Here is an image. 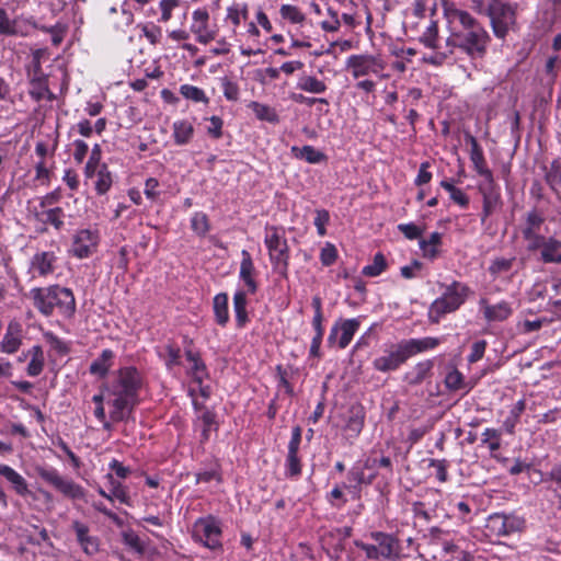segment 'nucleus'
<instances>
[{"instance_id": "nucleus-1", "label": "nucleus", "mask_w": 561, "mask_h": 561, "mask_svg": "<svg viewBox=\"0 0 561 561\" xmlns=\"http://www.w3.org/2000/svg\"><path fill=\"white\" fill-rule=\"evenodd\" d=\"M443 11L453 26L446 44L457 48L471 59H482L491 43L486 28L468 11L459 9L454 2L443 0Z\"/></svg>"}, {"instance_id": "nucleus-2", "label": "nucleus", "mask_w": 561, "mask_h": 561, "mask_svg": "<svg viewBox=\"0 0 561 561\" xmlns=\"http://www.w3.org/2000/svg\"><path fill=\"white\" fill-rule=\"evenodd\" d=\"M142 385L140 373L133 366L117 370L116 377L108 387V401L112 407L110 419L114 423L126 421L138 404L139 390Z\"/></svg>"}, {"instance_id": "nucleus-3", "label": "nucleus", "mask_w": 561, "mask_h": 561, "mask_svg": "<svg viewBox=\"0 0 561 561\" xmlns=\"http://www.w3.org/2000/svg\"><path fill=\"white\" fill-rule=\"evenodd\" d=\"M27 297L32 300L34 308L45 317L57 312L64 318L70 319L76 312V299L72 290L60 285L32 288Z\"/></svg>"}, {"instance_id": "nucleus-4", "label": "nucleus", "mask_w": 561, "mask_h": 561, "mask_svg": "<svg viewBox=\"0 0 561 561\" xmlns=\"http://www.w3.org/2000/svg\"><path fill=\"white\" fill-rule=\"evenodd\" d=\"M439 286L444 291L431 304L428 309V319L432 323H438L445 314L457 311L473 294L467 284L458 280L448 285L439 284Z\"/></svg>"}, {"instance_id": "nucleus-5", "label": "nucleus", "mask_w": 561, "mask_h": 561, "mask_svg": "<svg viewBox=\"0 0 561 561\" xmlns=\"http://www.w3.org/2000/svg\"><path fill=\"white\" fill-rule=\"evenodd\" d=\"M264 243L268 251V257L273 271L279 276L287 278L290 250L285 236V230L276 226H266Z\"/></svg>"}, {"instance_id": "nucleus-6", "label": "nucleus", "mask_w": 561, "mask_h": 561, "mask_svg": "<svg viewBox=\"0 0 561 561\" xmlns=\"http://www.w3.org/2000/svg\"><path fill=\"white\" fill-rule=\"evenodd\" d=\"M516 4L502 0H489L488 18L493 34L504 39L516 23Z\"/></svg>"}, {"instance_id": "nucleus-7", "label": "nucleus", "mask_w": 561, "mask_h": 561, "mask_svg": "<svg viewBox=\"0 0 561 561\" xmlns=\"http://www.w3.org/2000/svg\"><path fill=\"white\" fill-rule=\"evenodd\" d=\"M36 472L42 480L55 488L65 497L72 501L84 499V488L75 482L72 479L62 477L57 469L53 467L39 466L36 467Z\"/></svg>"}, {"instance_id": "nucleus-8", "label": "nucleus", "mask_w": 561, "mask_h": 561, "mask_svg": "<svg viewBox=\"0 0 561 561\" xmlns=\"http://www.w3.org/2000/svg\"><path fill=\"white\" fill-rule=\"evenodd\" d=\"M526 526L523 516L515 513H493L486 520L485 528L491 536L507 537L512 534L522 531Z\"/></svg>"}, {"instance_id": "nucleus-9", "label": "nucleus", "mask_w": 561, "mask_h": 561, "mask_svg": "<svg viewBox=\"0 0 561 561\" xmlns=\"http://www.w3.org/2000/svg\"><path fill=\"white\" fill-rule=\"evenodd\" d=\"M192 537L196 542H201L211 550L220 548L221 528L219 520L214 516L198 518L193 525Z\"/></svg>"}, {"instance_id": "nucleus-10", "label": "nucleus", "mask_w": 561, "mask_h": 561, "mask_svg": "<svg viewBox=\"0 0 561 561\" xmlns=\"http://www.w3.org/2000/svg\"><path fill=\"white\" fill-rule=\"evenodd\" d=\"M346 68L352 71L355 79L364 76L375 75L379 78H388L382 71L386 62L374 55H351L346 59Z\"/></svg>"}, {"instance_id": "nucleus-11", "label": "nucleus", "mask_w": 561, "mask_h": 561, "mask_svg": "<svg viewBox=\"0 0 561 561\" xmlns=\"http://www.w3.org/2000/svg\"><path fill=\"white\" fill-rule=\"evenodd\" d=\"M408 359L409 356L401 340L386 347L382 354L373 360V367L383 374L391 373L398 370Z\"/></svg>"}, {"instance_id": "nucleus-12", "label": "nucleus", "mask_w": 561, "mask_h": 561, "mask_svg": "<svg viewBox=\"0 0 561 561\" xmlns=\"http://www.w3.org/2000/svg\"><path fill=\"white\" fill-rule=\"evenodd\" d=\"M360 327L359 318L339 319L332 325L327 343L330 347L346 348Z\"/></svg>"}, {"instance_id": "nucleus-13", "label": "nucleus", "mask_w": 561, "mask_h": 561, "mask_svg": "<svg viewBox=\"0 0 561 561\" xmlns=\"http://www.w3.org/2000/svg\"><path fill=\"white\" fill-rule=\"evenodd\" d=\"M483 181L478 185V190L482 195V213H481V222L483 224L488 217H490L497 205L501 202V194L499 186L496 185L493 173L490 176H482Z\"/></svg>"}, {"instance_id": "nucleus-14", "label": "nucleus", "mask_w": 561, "mask_h": 561, "mask_svg": "<svg viewBox=\"0 0 561 561\" xmlns=\"http://www.w3.org/2000/svg\"><path fill=\"white\" fill-rule=\"evenodd\" d=\"M99 240L98 230L81 229L75 236L71 252L79 259L89 257L96 249Z\"/></svg>"}, {"instance_id": "nucleus-15", "label": "nucleus", "mask_w": 561, "mask_h": 561, "mask_svg": "<svg viewBox=\"0 0 561 561\" xmlns=\"http://www.w3.org/2000/svg\"><path fill=\"white\" fill-rule=\"evenodd\" d=\"M302 430L299 425L293 427L291 437L288 443V454L285 462V473L289 478H296L301 473V463L298 450L301 443Z\"/></svg>"}, {"instance_id": "nucleus-16", "label": "nucleus", "mask_w": 561, "mask_h": 561, "mask_svg": "<svg viewBox=\"0 0 561 561\" xmlns=\"http://www.w3.org/2000/svg\"><path fill=\"white\" fill-rule=\"evenodd\" d=\"M369 537L374 540L381 559L397 560L400 558V542L393 535L383 531H373L369 534Z\"/></svg>"}, {"instance_id": "nucleus-17", "label": "nucleus", "mask_w": 561, "mask_h": 561, "mask_svg": "<svg viewBox=\"0 0 561 561\" xmlns=\"http://www.w3.org/2000/svg\"><path fill=\"white\" fill-rule=\"evenodd\" d=\"M71 529L76 535V540L87 556H94L100 550V540L96 536L90 535V527L76 519L71 523Z\"/></svg>"}, {"instance_id": "nucleus-18", "label": "nucleus", "mask_w": 561, "mask_h": 561, "mask_svg": "<svg viewBox=\"0 0 561 561\" xmlns=\"http://www.w3.org/2000/svg\"><path fill=\"white\" fill-rule=\"evenodd\" d=\"M58 257L54 251L36 252L30 264V272L41 277L51 275L57 268Z\"/></svg>"}, {"instance_id": "nucleus-19", "label": "nucleus", "mask_w": 561, "mask_h": 561, "mask_svg": "<svg viewBox=\"0 0 561 561\" xmlns=\"http://www.w3.org/2000/svg\"><path fill=\"white\" fill-rule=\"evenodd\" d=\"M377 478V472L365 474L360 461H356L346 474L347 483H343V488L353 493L359 494L362 485H370Z\"/></svg>"}, {"instance_id": "nucleus-20", "label": "nucleus", "mask_w": 561, "mask_h": 561, "mask_svg": "<svg viewBox=\"0 0 561 561\" xmlns=\"http://www.w3.org/2000/svg\"><path fill=\"white\" fill-rule=\"evenodd\" d=\"M479 305L486 322H502L513 314L512 304L505 300L490 305L485 298H481Z\"/></svg>"}, {"instance_id": "nucleus-21", "label": "nucleus", "mask_w": 561, "mask_h": 561, "mask_svg": "<svg viewBox=\"0 0 561 561\" xmlns=\"http://www.w3.org/2000/svg\"><path fill=\"white\" fill-rule=\"evenodd\" d=\"M434 360L424 359L417 362L410 370L403 375V381L415 387L430 379L433 376Z\"/></svg>"}, {"instance_id": "nucleus-22", "label": "nucleus", "mask_w": 561, "mask_h": 561, "mask_svg": "<svg viewBox=\"0 0 561 561\" xmlns=\"http://www.w3.org/2000/svg\"><path fill=\"white\" fill-rule=\"evenodd\" d=\"M184 343L187 344L185 347V357L192 364L191 366V375L193 380L202 386L205 378L208 377V370L206 364L201 358V354L198 352H194L190 346L193 344V341L185 337Z\"/></svg>"}, {"instance_id": "nucleus-23", "label": "nucleus", "mask_w": 561, "mask_h": 561, "mask_svg": "<svg viewBox=\"0 0 561 561\" xmlns=\"http://www.w3.org/2000/svg\"><path fill=\"white\" fill-rule=\"evenodd\" d=\"M546 222L545 211L538 207L527 210L522 219V234L541 233V228Z\"/></svg>"}, {"instance_id": "nucleus-24", "label": "nucleus", "mask_w": 561, "mask_h": 561, "mask_svg": "<svg viewBox=\"0 0 561 561\" xmlns=\"http://www.w3.org/2000/svg\"><path fill=\"white\" fill-rule=\"evenodd\" d=\"M409 358L427 351L436 348L442 342L440 337L425 336L421 339L402 340Z\"/></svg>"}, {"instance_id": "nucleus-25", "label": "nucleus", "mask_w": 561, "mask_h": 561, "mask_svg": "<svg viewBox=\"0 0 561 561\" xmlns=\"http://www.w3.org/2000/svg\"><path fill=\"white\" fill-rule=\"evenodd\" d=\"M241 256H242V259H241V263H240L239 277L241 280L244 282V284L248 288V291L250 294H255L259 286H257L256 280L254 279L255 267L253 264V260L248 250H242Z\"/></svg>"}, {"instance_id": "nucleus-26", "label": "nucleus", "mask_w": 561, "mask_h": 561, "mask_svg": "<svg viewBox=\"0 0 561 561\" xmlns=\"http://www.w3.org/2000/svg\"><path fill=\"white\" fill-rule=\"evenodd\" d=\"M466 140L471 147L470 148V160L473 164L476 172L480 176H484V175L490 176L492 171L486 165L483 150H482L481 146L479 145L478 140L476 139V137H473L470 134L466 135Z\"/></svg>"}, {"instance_id": "nucleus-27", "label": "nucleus", "mask_w": 561, "mask_h": 561, "mask_svg": "<svg viewBox=\"0 0 561 561\" xmlns=\"http://www.w3.org/2000/svg\"><path fill=\"white\" fill-rule=\"evenodd\" d=\"M0 476L4 477L12 484L19 495L25 496L30 493L26 480L10 466L0 463Z\"/></svg>"}, {"instance_id": "nucleus-28", "label": "nucleus", "mask_w": 561, "mask_h": 561, "mask_svg": "<svg viewBox=\"0 0 561 561\" xmlns=\"http://www.w3.org/2000/svg\"><path fill=\"white\" fill-rule=\"evenodd\" d=\"M114 357L113 351L103 350L101 355L91 363L89 371L94 376L104 378L113 366Z\"/></svg>"}, {"instance_id": "nucleus-29", "label": "nucleus", "mask_w": 561, "mask_h": 561, "mask_svg": "<svg viewBox=\"0 0 561 561\" xmlns=\"http://www.w3.org/2000/svg\"><path fill=\"white\" fill-rule=\"evenodd\" d=\"M365 424V412L362 405H354L350 409L345 430L352 437H356L363 431Z\"/></svg>"}, {"instance_id": "nucleus-30", "label": "nucleus", "mask_w": 561, "mask_h": 561, "mask_svg": "<svg viewBox=\"0 0 561 561\" xmlns=\"http://www.w3.org/2000/svg\"><path fill=\"white\" fill-rule=\"evenodd\" d=\"M173 139L178 146L187 145L194 136V126L187 119L175 121L172 125Z\"/></svg>"}, {"instance_id": "nucleus-31", "label": "nucleus", "mask_w": 561, "mask_h": 561, "mask_svg": "<svg viewBox=\"0 0 561 561\" xmlns=\"http://www.w3.org/2000/svg\"><path fill=\"white\" fill-rule=\"evenodd\" d=\"M28 82H30L28 93L34 101L39 102L44 99L51 101L55 99L54 93L49 90V87H48V78H46V79L32 78L28 80Z\"/></svg>"}, {"instance_id": "nucleus-32", "label": "nucleus", "mask_w": 561, "mask_h": 561, "mask_svg": "<svg viewBox=\"0 0 561 561\" xmlns=\"http://www.w3.org/2000/svg\"><path fill=\"white\" fill-rule=\"evenodd\" d=\"M291 153L295 158L312 164L327 161V156L310 145H306L301 148L294 146L291 147Z\"/></svg>"}, {"instance_id": "nucleus-33", "label": "nucleus", "mask_w": 561, "mask_h": 561, "mask_svg": "<svg viewBox=\"0 0 561 561\" xmlns=\"http://www.w3.org/2000/svg\"><path fill=\"white\" fill-rule=\"evenodd\" d=\"M21 329L18 323H10L1 342V351L8 354L16 352L21 345Z\"/></svg>"}, {"instance_id": "nucleus-34", "label": "nucleus", "mask_w": 561, "mask_h": 561, "mask_svg": "<svg viewBox=\"0 0 561 561\" xmlns=\"http://www.w3.org/2000/svg\"><path fill=\"white\" fill-rule=\"evenodd\" d=\"M213 309L217 324L226 327L229 322L228 295L226 293H219L214 297Z\"/></svg>"}, {"instance_id": "nucleus-35", "label": "nucleus", "mask_w": 561, "mask_h": 561, "mask_svg": "<svg viewBox=\"0 0 561 561\" xmlns=\"http://www.w3.org/2000/svg\"><path fill=\"white\" fill-rule=\"evenodd\" d=\"M37 28V24L33 18L16 16L12 19V23L7 36H28L31 31Z\"/></svg>"}, {"instance_id": "nucleus-36", "label": "nucleus", "mask_w": 561, "mask_h": 561, "mask_svg": "<svg viewBox=\"0 0 561 561\" xmlns=\"http://www.w3.org/2000/svg\"><path fill=\"white\" fill-rule=\"evenodd\" d=\"M561 241L550 237L546 241L542 250L540 251V261L543 263H557L560 264Z\"/></svg>"}, {"instance_id": "nucleus-37", "label": "nucleus", "mask_w": 561, "mask_h": 561, "mask_svg": "<svg viewBox=\"0 0 561 561\" xmlns=\"http://www.w3.org/2000/svg\"><path fill=\"white\" fill-rule=\"evenodd\" d=\"M248 107L252 110L255 117L260 121L268 122L271 124H277L279 122V116L276 110L267 104L251 101Z\"/></svg>"}, {"instance_id": "nucleus-38", "label": "nucleus", "mask_w": 561, "mask_h": 561, "mask_svg": "<svg viewBox=\"0 0 561 561\" xmlns=\"http://www.w3.org/2000/svg\"><path fill=\"white\" fill-rule=\"evenodd\" d=\"M297 89L308 93L321 94L324 93L328 88L324 81L318 79L317 77L301 75L297 81Z\"/></svg>"}, {"instance_id": "nucleus-39", "label": "nucleus", "mask_w": 561, "mask_h": 561, "mask_svg": "<svg viewBox=\"0 0 561 561\" xmlns=\"http://www.w3.org/2000/svg\"><path fill=\"white\" fill-rule=\"evenodd\" d=\"M247 304V294L242 290L236 291L233 295V310L238 328H243L249 321Z\"/></svg>"}, {"instance_id": "nucleus-40", "label": "nucleus", "mask_w": 561, "mask_h": 561, "mask_svg": "<svg viewBox=\"0 0 561 561\" xmlns=\"http://www.w3.org/2000/svg\"><path fill=\"white\" fill-rule=\"evenodd\" d=\"M545 179L549 187L561 199V164L554 160L546 170Z\"/></svg>"}, {"instance_id": "nucleus-41", "label": "nucleus", "mask_w": 561, "mask_h": 561, "mask_svg": "<svg viewBox=\"0 0 561 561\" xmlns=\"http://www.w3.org/2000/svg\"><path fill=\"white\" fill-rule=\"evenodd\" d=\"M94 178H96L94 182L95 191L99 195L106 194L112 184L113 178L106 164H103L100 169L96 170Z\"/></svg>"}, {"instance_id": "nucleus-42", "label": "nucleus", "mask_w": 561, "mask_h": 561, "mask_svg": "<svg viewBox=\"0 0 561 561\" xmlns=\"http://www.w3.org/2000/svg\"><path fill=\"white\" fill-rule=\"evenodd\" d=\"M28 354L31 355V360L27 365L26 371L28 376L35 377L38 376L44 368V353L39 345H34Z\"/></svg>"}, {"instance_id": "nucleus-43", "label": "nucleus", "mask_w": 561, "mask_h": 561, "mask_svg": "<svg viewBox=\"0 0 561 561\" xmlns=\"http://www.w3.org/2000/svg\"><path fill=\"white\" fill-rule=\"evenodd\" d=\"M102 148L99 144H95L91 150L89 160L84 167V176L87 179H93L98 169L103 167L101 162Z\"/></svg>"}, {"instance_id": "nucleus-44", "label": "nucleus", "mask_w": 561, "mask_h": 561, "mask_svg": "<svg viewBox=\"0 0 561 561\" xmlns=\"http://www.w3.org/2000/svg\"><path fill=\"white\" fill-rule=\"evenodd\" d=\"M202 422V442H207L209 439V433L211 430L217 431L218 424L216 421V414L213 411L205 410L203 414L199 416Z\"/></svg>"}, {"instance_id": "nucleus-45", "label": "nucleus", "mask_w": 561, "mask_h": 561, "mask_svg": "<svg viewBox=\"0 0 561 561\" xmlns=\"http://www.w3.org/2000/svg\"><path fill=\"white\" fill-rule=\"evenodd\" d=\"M180 93L183 98L193 102H202L207 104L209 99L206 96L204 90L192 84H183L180 87Z\"/></svg>"}, {"instance_id": "nucleus-46", "label": "nucleus", "mask_w": 561, "mask_h": 561, "mask_svg": "<svg viewBox=\"0 0 561 561\" xmlns=\"http://www.w3.org/2000/svg\"><path fill=\"white\" fill-rule=\"evenodd\" d=\"M387 267V261L383 254L377 253L374 256L373 263L366 265L362 274L368 277L379 276Z\"/></svg>"}, {"instance_id": "nucleus-47", "label": "nucleus", "mask_w": 561, "mask_h": 561, "mask_svg": "<svg viewBox=\"0 0 561 561\" xmlns=\"http://www.w3.org/2000/svg\"><path fill=\"white\" fill-rule=\"evenodd\" d=\"M444 383L450 391H458L466 388L465 377L457 368H453L446 375Z\"/></svg>"}, {"instance_id": "nucleus-48", "label": "nucleus", "mask_w": 561, "mask_h": 561, "mask_svg": "<svg viewBox=\"0 0 561 561\" xmlns=\"http://www.w3.org/2000/svg\"><path fill=\"white\" fill-rule=\"evenodd\" d=\"M191 228L198 236H205L209 229V220L205 213L197 211L192 216Z\"/></svg>"}, {"instance_id": "nucleus-49", "label": "nucleus", "mask_w": 561, "mask_h": 561, "mask_svg": "<svg viewBox=\"0 0 561 561\" xmlns=\"http://www.w3.org/2000/svg\"><path fill=\"white\" fill-rule=\"evenodd\" d=\"M515 259H505V257H496L492 261V263L489 266V273L493 277H497L499 275L503 273H507L513 267Z\"/></svg>"}, {"instance_id": "nucleus-50", "label": "nucleus", "mask_w": 561, "mask_h": 561, "mask_svg": "<svg viewBox=\"0 0 561 561\" xmlns=\"http://www.w3.org/2000/svg\"><path fill=\"white\" fill-rule=\"evenodd\" d=\"M107 479L110 480L114 499H117L123 504L130 505V496L127 489L119 481L115 480L111 473L107 474Z\"/></svg>"}, {"instance_id": "nucleus-51", "label": "nucleus", "mask_w": 561, "mask_h": 561, "mask_svg": "<svg viewBox=\"0 0 561 561\" xmlns=\"http://www.w3.org/2000/svg\"><path fill=\"white\" fill-rule=\"evenodd\" d=\"M420 42L428 48H437L438 26L436 21H432L425 32L420 37Z\"/></svg>"}, {"instance_id": "nucleus-52", "label": "nucleus", "mask_w": 561, "mask_h": 561, "mask_svg": "<svg viewBox=\"0 0 561 561\" xmlns=\"http://www.w3.org/2000/svg\"><path fill=\"white\" fill-rule=\"evenodd\" d=\"M482 444L486 445L491 453L501 447V433L495 428H485L482 433Z\"/></svg>"}, {"instance_id": "nucleus-53", "label": "nucleus", "mask_w": 561, "mask_h": 561, "mask_svg": "<svg viewBox=\"0 0 561 561\" xmlns=\"http://www.w3.org/2000/svg\"><path fill=\"white\" fill-rule=\"evenodd\" d=\"M343 485L336 484L331 492L327 493L325 500L327 502L333 507V508H342L346 502L347 499L345 494L343 493Z\"/></svg>"}, {"instance_id": "nucleus-54", "label": "nucleus", "mask_w": 561, "mask_h": 561, "mask_svg": "<svg viewBox=\"0 0 561 561\" xmlns=\"http://www.w3.org/2000/svg\"><path fill=\"white\" fill-rule=\"evenodd\" d=\"M64 211L60 207L51 208L43 213V222L54 226L57 230L64 226Z\"/></svg>"}, {"instance_id": "nucleus-55", "label": "nucleus", "mask_w": 561, "mask_h": 561, "mask_svg": "<svg viewBox=\"0 0 561 561\" xmlns=\"http://www.w3.org/2000/svg\"><path fill=\"white\" fill-rule=\"evenodd\" d=\"M523 239L526 241V250L528 252H536L538 250H542L546 241L548 238H546L541 233H533V234H522Z\"/></svg>"}, {"instance_id": "nucleus-56", "label": "nucleus", "mask_w": 561, "mask_h": 561, "mask_svg": "<svg viewBox=\"0 0 561 561\" xmlns=\"http://www.w3.org/2000/svg\"><path fill=\"white\" fill-rule=\"evenodd\" d=\"M193 24L191 31L195 33V30L202 27L203 30L208 28L209 14L205 9H197L193 12Z\"/></svg>"}, {"instance_id": "nucleus-57", "label": "nucleus", "mask_w": 561, "mask_h": 561, "mask_svg": "<svg viewBox=\"0 0 561 561\" xmlns=\"http://www.w3.org/2000/svg\"><path fill=\"white\" fill-rule=\"evenodd\" d=\"M280 14L284 19L289 20L293 23H300L305 19L300 10L290 4H283L280 8Z\"/></svg>"}, {"instance_id": "nucleus-58", "label": "nucleus", "mask_w": 561, "mask_h": 561, "mask_svg": "<svg viewBox=\"0 0 561 561\" xmlns=\"http://www.w3.org/2000/svg\"><path fill=\"white\" fill-rule=\"evenodd\" d=\"M430 467L435 469V476L440 482H446L448 479L447 468L448 461L446 459H430Z\"/></svg>"}, {"instance_id": "nucleus-59", "label": "nucleus", "mask_w": 561, "mask_h": 561, "mask_svg": "<svg viewBox=\"0 0 561 561\" xmlns=\"http://www.w3.org/2000/svg\"><path fill=\"white\" fill-rule=\"evenodd\" d=\"M337 259V250L332 243H325L321 249L320 261L324 266H331Z\"/></svg>"}, {"instance_id": "nucleus-60", "label": "nucleus", "mask_w": 561, "mask_h": 561, "mask_svg": "<svg viewBox=\"0 0 561 561\" xmlns=\"http://www.w3.org/2000/svg\"><path fill=\"white\" fill-rule=\"evenodd\" d=\"M330 221V214L325 209H317L316 217L313 220L314 226L317 227L318 234L323 237L327 233L325 226Z\"/></svg>"}, {"instance_id": "nucleus-61", "label": "nucleus", "mask_w": 561, "mask_h": 561, "mask_svg": "<svg viewBox=\"0 0 561 561\" xmlns=\"http://www.w3.org/2000/svg\"><path fill=\"white\" fill-rule=\"evenodd\" d=\"M398 230L409 240L419 239L422 236V229L413 222L398 225Z\"/></svg>"}, {"instance_id": "nucleus-62", "label": "nucleus", "mask_w": 561, "mask_h": 561, "mask_svg": "<svg viewBox=\"0 0 561 561\" xmlns=\"http://www.w3.org/2000/svg\"><path fill=\"white\" fill-rule=\"evenodd\" d=\"M138 27L141 28L142 34L150 42V44L154 45L159 42L161 37V28L156 25H147V24H139Z\"/></svg>"}, {"instance_id": "nucleus-63", "label": "nucleus", "mask_w": 561, "mask_h": 561, "mask_svg": "<svg viewBox=\"0 0 561 561\" xmlns=\"http://www.w3.org/2000/svg\"><path fill=\"white\" fill-rule=\"evenodd\" d=\"M486 342L484 340L477 341L471 346V352L468 355L469 363H476L484 356Z\"/></svg>"}, {"instance_id": "nucleus-64", "label": "nucleus", "mask_w": 561, "mask_h": 561, "mask_svg": "<svg viewBox=\"0 0 561 561\" xmlns=\"http://www.w3.org/2000/svg\"><path fill=\"white\" fill-rule=\"evenodd\" d=\"M222 92L227 100L237 101L239 99V87L236 82L228 79L222 80Z\"/></svg>"}]
</instances>
